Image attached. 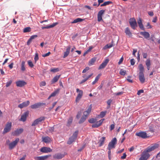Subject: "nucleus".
I'll use <instances>...</instances> for the list:
<instances>
[{
    "mask_svg": "<svg viewBox=\"0 0 160 160\" xmlns=\"http://www.w3.org/2000/svg\"><path fill=\"white\" fill-rule=\"evenodd\" d=\"M19 139L18 138H16L14 141L10 142V141L9 140H8L6 141V143L8 145L9 149L10 150H12L17 145L19 141Z\"/></svg>",
    "mask_w": 160,
    "mask_h": 160,
    "instance_id": "nucleus-1",
    "label": "nucleus"
},
{
    "mask_svg": "<svg viewBox=\"0 0 160 160\" xmlns=\"http://www.w3.org/2000/svg\"><path fill=\"white\" fill-rule=\"evenodd\" d=\"M117 142V139L116 138H113L111 141L109 143L108 145V149H111L115 148V145Z\"/></svg>",
    "mask_w": 160,
    "mask_h": 160,
    "instance_id": "nucleus-2",
    "label": "nucleus"
},
{
    "mask_svg": "<svg viewBox=\"0 0 160 160\" xmlns=\"http://www.w3.org/2000/svg\"><path fill=\"white\" fill-rule=\"evenodd\" d=\"M129 23L131 27L134 30H135L138 26L136 21L134 18H131L130 19Z\"/></svg>",
    "mask_w": 160,
    "mask_h": 160,
    "instance_id": "nucleus-3",
    "label": "nucleus"
},
{
    "mask_svg": "<svg viewBox=\"0 0 160 160\" xmlns=\"http://www.w3.org/2000/svg\"><path fill=\"white\" fill-rule=\"evenodd\" d=\"M159 145L158 144H156L154 145L151 147H148L146 150L143 151L146 152L147 154H149L148 153L154 150L156 148L158 147Z\"/></svg>",
    "mask_w": 160,
    "mask_h": 160,
    "instance_id": "nucleus-4",
    "label": "nucleus"
},
{
    "mask_svg": "<svg viewBox=\"0 0 160 160\" xmlns=\"http://www.w3.org/2000/svg\"><path fill=\"white\" fill-rule=\"evenodd\" d=\"M12 127L11 122H8L6 125L5 128L3 131V133L4 134L10 131Z\"/></svg>",
    "mask_w": 160,
    "mask_h": 160,
    "instance_id": "nucleus-5",
    "label": "nucleus"
},
{
    "mask_svg": "<svg viewBox=\"0 0 160 160\" xmlns=\"http://www.w3.org/2000/svg\"><path fill=\"white\" fill-rule=\"evenodd\" d=\"M77 92H78V94L76 98V102H78L79 100L82 98L83 94V91L82 90H80L78 88H77L76 89Z\"/></svg>",
    "mask_w": 160,
    "mask_h": 160,
    "instance_id": "nucleus-6",
    "label": "nucleus"
},
{
    "mask_svg": "<svg viewBox=\"0 0 160 160\" xmlns=\"http://www.w3.org/2000/svg\"><path fill=\"white\" fill-rule=\"evenodd\" d=\"M149 154H147L146 152L143 151L141 155V157L139 160H147L150 157Z\"/></svg>",
    "mask_w": 160,
    "mask_h": 160,
    "instance_id": "nucleus-7",
    "label": "nucleus"
},
{
    "mask_svg": "<svg viewBox=\"0 0 160 160\" xmlns=\"http://www.w3.org/2000/svg\"><path fill=\"white\" fill-rule=\"evenodd\" d=\"M45 119V118L44 117H40V118L34 120L32 123V126H36L41 122L42 121L44 120Z\"/></svg>",
    "mask_w": 160,
    "mask_h": 160,
    "instance_id": "nucleus-8",
    "label": "nucleus"
},
{
    "mask_svg": "<svg viewBox=\"0 0 160 160\" xmlns=\"http://www.w3.org/2000/svg\"><path fill=\"white\" fill-rule=\"evenodd\" d=\"M64 156V154L59 153H56L53 156V158L54 159H60Z\"/></svg>",
    "mask_w": 160,
    "mask_h": 160,
    "instance_id": "nucleus-9",
    "label": "nucleus"
},
{
    "mask_svg": "<svg viewBox=\"0 0 160 160\" xmlns=\"http://www.w3.org/2000/svg\"><path fill=\"white\" fill-rule=\"evenodd\" d=\"M46 104L45 103L42 102H38L35 103L34 104L32 105L31 106V108L33 109H36L37 108H39V107L44 105Z\"/></svg>",
    "mask_w": 160,
    "mask_h": 160,
    "instance_id": "nucleus-10",
    "label": "nucleus"
},
{
    "mask_svg": "<svg viewBox=\"0 0 160 160\" xmlns=\"http://www.w3.org/2000/svg\"><path fill=\"white\" fill-rule=\"evenodd\" d=\"M136 135V136L139 137L143 138H147V133L143 131H140L139 132H137Z\"/></svg>",
    "mask_w": 160,
    "mask_h": 160,
    "instance_id": "nucleus-11",
    "label": "nucleus"
},
{
    "mask_svg": "<svg viewBox=\"0 0 160 160\" xmlns=\"http://www.w3.org/2000/svg\"><path fill=\"white\" fill-rule=\"evenodd\" d=\"M92 104L90 105L88 109L83 112V116L87 118L92 110Z\"/></svg>",
    "mask_w": 160,
    "mask_h": 160,
    "instance_id": "nucleus-12",
    "label": "nucleus"
},
{
    "mask_svg": "<svg viewBox=\"0 0 160 160\" xmlns=\"http://www.w3.org/2000/svg\"><path fill=\"white\" fill-rule=\"evenodd\" d=\"M23 130L22 128L17 129L13 132H12V135L14 136H17L21 134L23 132Z\"/></svg>",
    "mask_w": 160,
    "mask_h": 160,
    "instance_id": "nucleus-13",
    "label": "nucleus"
},
{
    "mask_svg": "<svg viewBox=\"0 0 160 160\" xmlns=\"http://www.w3.org/2000/svg\"><path fill=\"white\" fill-rule=\"evenodd\" d=\"M52 150L50 148L43 147L40 149V151L44 153H48L52 152Z\"/></svg>",
    "mask_w": 160,
    "mask_h": 160,
    "instance_id": "nucleus-14",
    "label": "nucleus"
},
{
    "mask_svg": "<svg viewBox=\"0 0 160 160\" xmlns=\"http://www.w3.org/2000/svg\"><path fill=\"white\" fill-rule=\"evenodd\" d=\"M42 141L45 143H49L51 141V138L48 136H42Z\"/></svg>",
    "mask_w": 160,
    "mask_h": 160,
    "instance_id": "nucleus-15",
    "label": "nucleus"
},
{
    "mask_svg": "<svg viewBox=\"0 0 160 160\" xmlns=\"http://www.w3.org/2000/svg\"><path fill=\"white\" fill-rule=\"evenodd\" d=\"M29 112L28 111L24 113L21 116V118L20 120V121L24 122L26 120L27 117L28 116Z\"/></svg>",
    "mask_w": 160,
    "mask_h": 160,
    "instance_id": "nucleus-16",
    "label": "nucleus"
},
{
    "mask_svg": "<svg viewBox=\"0 0 160 160\" xmlns=\"http://www.w3.org/2000/svg\"><path fill=\"white\" fill-rule=\"evenodd\" d=\"M16 85L18 87H22L27 84V83L23 81L19 80L16 82Z\"/></svg>",
    "mask_w": 160,
    "mask_h": 160,
    "instance_id": "nucleus-17",
    "label": "nucleus"
},
{
    "mask_svg": "<svg viewBox=\"0 0 160 160\" xmlns=\"http://www.w3.org/2000/svg\"><path fill=\"white\" fill-rule=\"evenodd\" d=\"M30 103L29 101H27L26 102H24L22 103L19 104L18 107L21 108H22L24 107H26L28 106Z\"/></svg>",
    "mask_w": 160,
    "mask_h": 160,
    "instance_id": "nucleus-18",
    "label": "nucleus"
},
{
    "mask_svg": "<svg viewBox=\"0 0 160 160\" xmlns=\"http://www.w3.org/2000/svg\"><path fill=\"white\" fill-rule=\"evenodd\" d=\"M140 33L141 35H142L146 39H148V38L150 37L149 33L147 32H140Z\"/></svg>",
    "mask_w": 160,
    "mask_h": 160,
    "instance_id": "nucleus-19",
    "label": "nucleus"
},
{
    "mask_svg": "<svg viewBox=\"0 0 160 160\" xmlns=\"http://www.w3.org/2000/svg\"><path fill=\"white\" fill-rule=\"evenodd\" d=\"M58 24V22H54L52 23V24L46 26V27H42V29H48L51 28H52L56 26Z\"/></svg>",
    "mask_w": 160,
    "mask_h": 160,
    "instance_id": "nucleus-20",
    "label": "nucleus"
},
{
    "mask_svg": "<svg viewBox=\"0 0 160 160\" xmlns=\"http://www.w3.org/2000/svg\"><path fill=\"white\" fill-rule=\"evenodd\" d=\"M138 23L139 28L142 30H145V28L142 23L141 19L139 18L138 20Z\"/></svg>",
    "mask_w": 160,
    "mask_h": 160,
    "instance_id": "nucleus-21",
    "label": "nucleus"
},
{
    "mask_svg": "<svg viewBox=\"0 0 160 160\" xmlns=\"http://www.w3.org/2000/svg\"><path fill=\"white\" fill-rule=\"evenodd\" d=\"M51 155H45L42 156H38L37 157V160H45L50 157Z\"/></svg>",
    "mask_w": 160,
    "mask_h": 160,
    "instance_id": "nucleus-22",
    "label": "nucleus"
},
{
    "mask_svg": "<svg viewBox=\"0 0 160 160\" xmlns=\"http://www.w3.org/2000/svg\"><path fill=\"white\" fill-rule=\"evenodd\" d=\"M139 79L141 83H144L145 81V78L144 76V74H139Z\"/></svg>",
    "mask_w": 160,
    "mask_h": 160,
    "instance_id": "nucleus-23",
    "label": "nucleus"
},
{
    "mask_svg": "<svg viewBox=\"0 0 160 160\" xmlns=\"http://www.w3.org/2000/svg\"><path fill=\"white\" fill-rule=\"evenodd\" d=\"M70 48H71L70 46L68 47L66 49V51L64 53V55L63 57V58H65L68 55L70 52Z\"/></svg>",
    "mask_w": 160,
    "mask_h": 160,
    "instance_id": "nucleus-24",
    "label": "nucleus"
},
{
    "mask_svg": "<svg viewBox=\"0 0 160 160\" xmlns=\"http://www.w3.org/2000/svg\"><path fill=\"white\" fill-rule=\"evenodd\" d=\"M124 32L126 35L128 36L129 37L132 36V33L131 32L129 28H126Z\"/></svg>",
    "mask_w": 160,
    "mask_h": 160,
    "instance_id": "nucleus-25",
    "label": "nucleus"
},
{
    "mask_svg": "<svg viewBox=\"0 0 160 160\" xmlns=\"http://www.w3.org/2000/svg\"><path fill=\"white\" fill-rule=\"evenodd\" d=\"M108 62V59H107L105 60L101 64V69L104 68L106 66Z\"/></svg>",
    "mask_w": 160,
    "mask_h": 160,
    "instance_id": "nucleus-26",
    "label": "nucleus"
},
{
    "mask_svg": "<svg viewBox=\"0 0 160 160\" xmlns=\"http://www.w3.org/2000/svg\"><path fill=\"white\" fill-rule=\"evenodd\" d=\"M97 58L95 57L92 58L89 62L88 65L89 66H91L95 62Z\"/></svg>",
    "mask_w": 160,
    "mask_h": 160,
    "instance_id": "nucleus-27",
    "label": "nucleus"
},
{
    "mask_svg": "<svg viewBox=\"0 0 160 160\" xmlns=\"http://www.w3.org/2000/svg\"><path fill=\"white\" fill-rule=\"evenodd\" d=\"M139 68L140 71L139 74H143V72L144 71V68L142 64H140L139 65Z\"/></svg>",
    "mask_w": 160,
    "mask_h": 160,
    "instance_id": "nucleus-28",
    "label": "nucleus"
},
{
    "mask_svg": "<svg viewBox=\"0 0 160 160\" xmlns=\"http://www.w3.org/2000/svg\"><path fill=\"white\" fill-rule=\"evenodd\" d=\"M60 76V75H59L58 76H56L55 77H54L52 80V83H53L57 82L59 79Z\"/></svg>",
    "mask_w": 160,
    "mask_h": 160,
    "instance_id": "nucleus-29",
    "label": "nucleus"
},
{
    "mask_svg": "<svg viewBox=\"0 0 160 160\" xmlns=\"http://www.w3.org/2000/svg\"><path fill=\"white\" fill-rule=\"evenodd\" d=\"M85 19H82L81 18H77L74 20L72 22V23H75L79 22H81L83 21Z\"/></svg>",
    "mask_w": 160,
    "mask_h": 160,
    "instance_id": "nucleus-30",
    "label": "nucleus"
},
{
    "mask_svg": "<svg viewBox=\"0 0 160 160\" xmlns=\"http://www.w3.org/2000/svg\"><path fill=\"white\" fill-rule=\"evenodd\" d=\"M76 139L74 138L71 137L69 138L68 141L67 143L68 144H71L73 142H74Z\"/></svg>",
    "mask_w": 160,
    "mask_h": 160,
    "instance_id": "nucleus-31",
    "label": "nucleus"
},
{
    "mask_svg": "<svg viewBox=\"0 0 160 160\" xmlns=\"http://www.w3.org/2000/svg\"><path fill=\"white\" fill-rule=\"evenodd\" d=\"M100 126V120L97 122L96 123L92 125V128H97Z\"/></svg>",
    "mask_w": 160,
    "mask_h": 160,
    "instance_id": "nucleus-32",
    "label": "nucleus"
},
{
    "mask_svg": "<svg viewBox=\"0 0 160 160\" xmlns=\"http://www.w3.org/2000/svg\"><path fill=\"white\" fill-rule=\"evenodd\" d=\"M60 70L59 68H52L50 70V71L52 72H58Z\"/></svg>",
    "mask_w": 160,
    "mask_h": 160,
    "instance_id": "nucleus-33",
    "label": "nucleus"
},
{
    "mask_svg": "<svg viewBox=\"0 0 160 160\" xmlns=\"http://www.w3.org/2000/svg\"><path fill=\"white\" fill-rule=\"evenodd\" d=\"M112 2L110 1H106L104 2L103 3L101 4V7H102L105 6L107 5H108L112 3Z\"/></svg>",
    "mask_w": 160,
    "mask_h": 160,
    "instance_id": "nucleus-34",
    "label": "nucleus"
},
{
    "mask_svg": "<svg viewBox=\"0 0 160 160\" xmlns=\"http://www.w3.org/2000/svg\"><path fill=\"white\" fill-rule=\"evenodd\" d=\"M113 46L112 43L108 44L105 45L103 48V49L105 50L108 48H109Z\"/></svg>",
    "mask_w": 160,
    "mask_h": 160,
    "instance_id": "nucleus-35",
    "label": "nucleus"
},
{
    "mask_svg": "<svg viewBox=\"0 0 160 160\" xmlns=\"http://www.w3.org/2000/svg\"><path fill=\"white\" fill-rule=\"evenodd\" d=\"M31 31V28L30 27H27L24 28L23 32L24 33L29 32Z\"/></svg>",
    "mask_w": 160,
    "mask_h": 160,
    "instance_id": "nucleus-36",
    "label": "nucleus"
},
{
    "mask_svg": "<svg viewBox=\"0 0 160 160\" xmlns=\"http://www.w3.org/2000/svg\"><path fill=\"white\" fill-rule=\"evenodd\" d=\"M98 120L96 118H92L88 120V122L90 123H92L96 122Z\"/></svg>",
    "mask_w": 160,
    "mask_h": 160,
    "instance_id": "nucleus-37",
    "label": "nucleus"
},
{
    "mask_svg": "<svg viewBox=\"0 0 160 160\" xmlns=\"http://www.w3.org/2000/svg\"><path fill=\"white\" fill-rule=\"evenodd\" d=\"M59 92V90H57L53 92L50 95V97H54L57 94H58Z\"/></svg>",
    "mask_w": 160,
    "mask_h": 160,
    "instance_id": "nucleus-38",
    "label": "nucleus"
},
{
    "mask_svg": "<svg viewBox=\"0 0 160 160\" xmlns=\"http://www.w3.org/2000/svg\"><path fill=\"white\" fill-rule=\"evenodd\" d=\"M86 118H87L86 117L82 116L79 122V123L81 124L84 122L85 121Z\"/></svg>",
    "mask_w": 160,
    "mask_h": 160,
    "instance_id": "nucleus-39",
    "label": "nucleus"
},
{
    "mask_svg": "<svg viewBox=\"0 0 160 160\" xmlns=\"http://www.w3.org/2000/svg\"><path fill=\"white\" fill-rule=\"evenodd\" d=\"M25 62L22 61L21 64V70L24 71L25 70Z\"/></svg>",
    "mask_w": 160,
    "mask_h": 160,
    "instance_id": "nucleus-40",
    "label": "nucleus"
},
{
    "mask_svg": "<svg viewBox=\"0 0 160 160\" xmlns=\"http://www.w3.org/2000/svg\"><path fill=\"white\" fill-rule=\"evenodd\" d=\"M100 77V74H99L96 78L94 81L92 82V84L94 85L98 81Z\"/></svg>",
    "mask_w": 160,
    "mask_h": 160,
    "instance_id": "nucleus-41",
    "label": "nucleus"
},
{
    "mask_svg": "<svg viewBox=\"0 0 160 160\" xmlns=\"http://www.w3.org/2000/svg\"><path fill=\"white\" fill-rule=\"evenodd\" d=\"M126 71L125 70L121 69L119 72L120 74L124 76L126 74Z\"/></svg>",
    "mask_w": 160,
    "mask_h": 160,
    "instance_id": "nucleus-42",
    "label": "nucleus"
},
{
    "mask_svg": "<svg viewBox=\"0 0 160 160\" xmlns=\"http://www.w3.org/2000/svg\"><path fill=\"white\" fill-rule=\"evenodd\" d=\"M145 63L146 66H150L151 61L150 59H147Z\"/></svg>",
    "mask_w": 160,
    "mask_h": 160,
    "instance_id": "nucleus-43",
    "label": "nucleus"
},
{
    "mask_svg": "<svg viewBox=\"0 0 160 160\" xmlns=\"http://www.w3.org/2000/svg\"><path fill=\"white\" fill-rule=\"evenodd\" d=\"M106 112L107 111H106L101 112V118H102L103 117H104V116L106 115Z\"/></svg>",
    "mask_w": 160,
    "mask_h": 160,
    "instance_id": "nucleus-44",
    "label": "nucleus"
},
{
    "mask_svg": "<svg viewBox=\"0 0 160 160\" xmlns=\"http://www.w3.org/2000/svg\"><path fill=\"white\" fill-rule=\"evenodd\" d=\"M78 131H75L73 134L72 136L76 139L77 138L78 134Z\"/></svg>",
    "mask_w": 160,
    "mask_h": 160,
    "instance_id": "nucleus-45",
    "label": "nucleus"
},
{
    "mask_svg": "<svg viewBox=\"0 0 160 160\" xmlns=\"http://www.w3.org/2000/svg\"><path fill=\"white\" fill-rule=\"evenodd\" d=\"M73 120V118L72 117H70L68 121V122L67 124L68 125H70L71 123H72V121Z\"/></svg>",
    "mask_w": 160,
    "mask_h": 160,
    "instance_id": "nucleus-46",
    "label": "nucleus"
},
{
    "mask_svg": "<svg viewBox=\"0 0 160 160\" xmlns=\"http://www.w3.org/2000/svg\"><path fill=\"white\" fill-rule=\"evenodd\" d=\"M105 139V137H103L101 138V146L104 144Z\"/></svg>",
    "mask_w": 160,
    "mask_h": 160,
    "instance_id": "nucleus-47",
    "label": "nucleus"
},
{
    "mask_svg": "<svg viewBox=\"0 0 160 160\" xmlns=\"http://www.w3.org/2000/svg\"><path fill=\"white\" fill-rule=\"evenodd\" d=\"M12 82V81L11 80H10L9 81L7 82L6 83V87H8L9 86L11 85V84Z\"/></svg>",
    "mask_w": 160,
    "mask_h": 160,
    "instance_id": "nucleus-48",
    "label": "nucleus"
},
{
    "mask_svg": "<svg viewBox=\"0 0 160 160\" xmlns=\"http://www.w3.org/2000/svg\"><path fill=\"white\" fill-rule=\"evenodd\" d=\"M38 59H39V58H38V53H36L35 57L34 58L35 62H36L37 61V60H38Z\"/></svg>",
    "mask_w": 160,
    "mask_h": 160,
    "instance_id": "nucleus-49",
    "label": "nucleus"
},
{
    "mask_svg": "<svg viewBox=\"0 0 160 160\" xmlns=\"http://www.w3.org/2000/svg\"><path fill=\"white\" fill-rule=\"evenodd\" d=\"M28 65L31 68H32L33 67V64L32 62L30 61H28Z\"/></svg>",
    "mask_w": 160,
    "mask_h": 160,
    "instance_id": "nucleus-50",
    "label": "nucleus"
},
{
    "mask_svg": "<svg viewBox=\"0 0 160 160\" xmlns=\"http://www.w3.org/2000/svg\"><path fill=\"white\" fill-rule=\"evenodd\" d=\"M46 83L45 81L41 82L40 83V86L41 87L42 86H44L46 85Z\"/></svg>",
    "mask_w": 160,
    "mask_h": 160,
    "instance_id": "nucleus-51",
    "label": "nucleus"
},
{
    "mask_svg": "<svg viewBox=\"0 0 160 160\" xmlns=\"http://www.w3.org/2000/svg\"><path fill=\"white\" fill-rule=\"evenodd\" d=\"M111 149H108V157L109 159L110 160L111 159Z\"/></svg>",
    "mask_w": 160,
    "mask_h": 160,
    "instance_id": "nucleus-52",
    "label": "nucleus"
},
{
    "mask_svg": "<svg viewBox=\"0 0 160 160\" xmlns=\"http://www.w3.org/2000/svg\"><path fill=\"white\" fill-rule=\"evenodd\" d=\"M98 4H97V3L96 2H94L93 4V6H95V7H98V6L100 4V0H98Z\"/></svg>",
    "mask_w": 160,
    "mask_h": 160,
    "instance_id": "nucleus-53",
    "label": "nucleus"
},
{
    "mask_svg": "<svg viewBox=\"0 0 160 160\" xmlns=\"http://www.w3.org/2000/svg\"><path fill=\"white\" fill-rule=\"evenodd\" d=\"M50 54H51V52H48L45 54H43L42 55V56L43 57H45L49 56Z\"/></svg>",
    "mask_w": 160,
    "mask_h": 160,
    "instance_id": "nucleus-54",
    "label": "nucleus"
},
{
    "mask_svg": "<svg viewBox=\"0 0 160 160\" xmlns=\"http://www.w3.org/2000/svg\"><path fill=\"white\" fill-rule=\"evenodd\" d=\"M89 69V68L88 67H86L83 70L82 72L84 73L86 72Z\"/></svg>",
    "mask_w": 160,
    "mask_h": 160,
    "instance_id": "nucleus-55",
    "label": "nucleus"
},
{
    "mask_svg": "<svg viewBox=\"0 0 160 160\" xmlns=\"http://www.w3.org/2000/svg\"><path fill=\"white\" fill-rule=\"evenodd\" d=\"M38 37V36L36 35H33L30 38V39L31 40H32V39H35V38H37Z\"/></svg>",
    "mask_w": 160,
    "mask_h": 160,
    "instance_id": "nucleus-56",
    "label": "nucleus"
},
{
    "mask_svg": "<svg viewBox=\"0 0 160 160\" xmlns=\"http://www.w3.org/2000/svg\"><path fill=\"white\" fill-rule=\"evenodd\" d=\"M144 92L143 90L142 89H141L139 90L137 92V94L138 95H140L141 93H143Z\"/></svg>",
    "mask_w": 160,
    "mask_h": 160,
    "instance_id": "nucleus-57",
    "label": "nucleus"
},
{
    "mask_svg": "<svg viewBox=\"0 0 160 160\" xmlns=\"http://www.w3.org/2000/svg\"><path fill=\"white\" fill-rule=\"evenodd\" d=\"M131 64L132 65H133L135 64V60L133 59H132L130 60Z\"/></svg>",
    "mask_w": 160,
    "mask_h": 160,
    "instance_id": "nucleus-58",
    "label": "nucleus"
},
{
    "mask_svg": "<svg viewBox=\"0 0 160 160\" xmlns=\"http://www.w3.org/2000/svg\"><path fill=\"white\" fill-rule=\"evenodd\" d=\"M127 156V155L125 153H123V155L121 157V158L122 159H125Z\"/></svg>",
    "mask_w": 160,
    "mask_h": 160,
    "instance_id": "nucleus-59",
    "label": "nucleus"
},
{
    "mask_svg": "<svg viewBox=\"0 0 160 160\" xmlns=\"http://www.w3.org/2000/svg\"><path fill=\"white\" fill-rule=\"evenodd\" d=\"M81 112H78L76 116V117L78 119L81 116Z\"/></svg>",
    "mask_w": 160,
    "mask_h": 160,
    "instance_id": "nucleus-60",
    "label": "nucleus"
},
{
    "mask_svg": "<svg viewBox=\"0 0 160 160\" xmlns=\"http://www.w3.org/2000/svg\"><path fill=\"white\" fill-rule=\"evenodd\" d=\"M54 128L53 127H51L49 128V131L50 132H52L54 131Z\"/></svg>",
    "mask_w": 160,
    "mask_h": 160,
    "instance_id": "nucleus-61",
    "label": "nucleus"
},
{
    "mask_svg": "<svg viewBox=\"0 0 160 160\" xmlns=\"http://www.w3.org/2000/svg\"><path fill=\"white\" fill-rule=\"evenodd\" d=\"M146 26L147 27V28L148 29L151 28H152V26L150 25L149 22L147 23V25Z\"/></svg>",
    "mask_w": 160,
    "mask_h": 160,
    "instance_id": "nucleus-62",
    "label": "nucleus"
},
{
    "mask_svg": "<svg viewBox=\"0 0 160 160\" xmlns=\"http://www.w3.org/2000/svg\"><path fill=\"white\" fill-rule=\"evenodd\" d=\"M123 58L122 57L119 60V61L118 62V64H120L122 62Z\"/></svg>",
    "mask_w": 160,
    "mask_h": 160,
    "instance_id": "nucleus-63",
    "label": "nucleus"
},
{
    "mask_svg": "<svg viewBox=\"0 0 160 160\" xmlns=\"http://www.w3.org/2000/svg\"><path fill=\"white\" fill-rule=\"evenodd\" d=\"M142 56L143 58H146L147 56V54L146 53H142Z\"/></svg>",
    "mask_w": 160,
    "mask_h": 160,
    "instance_id": "nucleus-64",
    "label": "nucleus"
}]
</instances>
